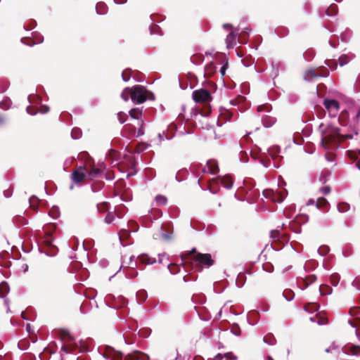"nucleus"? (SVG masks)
Returning <instances> with one entry per match:
<instances>
[{"label":"nucleus","mask_w":360,"mask_h":360,"mask_svg":"<svg viewBox=\"0 0 360 360\" xmlns=\"http://www.w3.org/2000/svg\"><path fill=\"white\" fill-rule=\"evenodd\" d=\"M276 122V119L274 117L266 115L262 118V122L265 127H272Z\"/></svg>","instance_id":"22"},{"label":"nucleus","mask_w":360,"mask_h":360,"mask_svg":"<svg viewBox=\"0 0 360 360\" xmlns=\"http://www.w3.org/2000/svg\"><path fill=\"white\" fill-rule=\"evenodd\" d=\"M21 42L27 46H32L35 45L34 39L32 37H23L21 39Z\"/></svg>","instance_id":"41"},{"label":"nucleus","mask_w":360,"mask_h":360,"mask_svg":"<svg viewBox=\"0 0 360 360\" xmlns=\"http://www.w3.org/2000/svg\"><path fill=\"white\" fill-rule=\"evenodd\" d=\"M360 314V307H353L349 309V314L351 316H356Z\"/></svg>","instance_id":"53"},{"label":"nucleus","mask_w":360,"mask_h":360,"mask_svg":"<svg viewBox=\"0 0 360 360\" xmlns=\"http://www.w3.org/2000/svg\"><path fill=\"white\" fill-rule=\"evenodd\" d=\"M192 97L195 103H202L205 105L200 114L202 116H208L211 113V108L209 103L212 100V96L210 92L205 89H197L193 91Z\"/></svg>","instance_id":"1"},{"label":"nucleus","mask_w":360,"mask_h":360,"mask_svg":"<svg viewBox=\"0 0 360 360\" xmlns=\"http://www.w3.org/2000/svg\"><path fill=\"white\" fill-rule=\"evenodd\" d=\"M330 187L329 186H323L320 188V192L323 195H328L330 193Z\"/></svg>","instance_id":"55"},{"label":"nucleus","mask_w":360,"mask_h":360,"mask_svg":"<svg viewBox=\"0 0 360 360\" xmlns=\"http://www.w3.org/2000/svg\"><path fill=\"white\" fill-rule=\"evenodd\" d=\"M264 196L271 200L274 202H281L283 200L282 195L280 193L275 192L271 189H266L263 191Z\"/></svg>","instance_id":"8"},{"label":"nucleus","mask_w":360,"mask_h":360,"mask_svg":"<svg viewBox=\"0 0 360 360\" xmlns=\"http://www.w3.org/2000/svg\"><path fill=\"white\" fill-rule=\"evenodd\" d=\"M155 202L158 205H165L167 202V199L165 196L162 195H158L155 197Z\"/></svg>","instance_id":"34"},{"label":"nucleus","mask_w":360,"mask_h":360,"mask_svg":"<svg viewBox=\"0 0 360 360\" xmlns=\"http://www.w3.org/2000/svg\"><path fill=\"white\" fill-rule=\"evenodd\" d=\"M219 181L221 184H222L226 188H230L233 186V179L229 175L219 176Z\"/></svg>","instance_id":"18"},{"label":"nucleus","mask_w":360,"mask_h":360,"mask_svg":"<svg viewBox=\"0 0 360 360\" xmlns=\"http://www.w3.org/2000/svg\"><path fill=\"white\" fill-rule=\"evenodd\" d=\"M319 77V74L316 73L315 69H308L305 71L303 75V78L306 81H311V79Z\"/></svg>","instance_id":"19"},{"label":"nucleus","mask_w":360,"mask_h":360,"mask_svg":"<svg viewBox=\"0 0 360 360\" xmlns=\"http://www.w3.org/2000/svg\"><path fill=\"white\" fill-rule=\"evenodd\" d=\"M32 38L34 39L36 44H41L44 41V37L41 34H34Z\"/></svg>","instance_id":"49"},{"label":"nucleus","mask_w":360,"mask_h":360,"mask_svg":"<svg viewBox=\"0 0 360 360\" xmlns=\"http://www.w3.org/2000/svg\"><path fill=\"white\" fill-rule=\"evenodd\" d=\"M220 184L219 176H217V178H214L207 182V188L211 193L215 194L220 189Z\"/></svg>","instance_id":"12"},{"label":"nucleus","mask_w":360,"mask_h":360,"mask_svg":"<svg viewBox=\"0 0 360 360\" xmlns=\"http://www.w3.org/2000/svg\"><path fill=\"white\" fill-rule=\"evenodd\" d=\"M132 91V88L127 87L125 88L121 94V97L124 101H127L131 98V92Z\"/></svg>","instance_id":"32"},{"label":"nucleus","mask_w":360,"mask_h":360,"mask_svg":"<svg viewBox=\"0 0 360 360\" xmlns=\"http://www.w3.org/2000/svg\"><path fill=\"white\" fill-rule=\"evenodd\" d=\"M263 341L269 345H274L276 342V340L273 334L268 333L263 338Z\"/></svg>","instance_id":"27"},{"label":"nucleus","mask_w":360,"mask_h":360,"mask_svg":"<svg viewBox=\"0 0 360 360\" xmlns=\"http://www.w3.org/2000/svg\"><path fill=\"white\" fill-rule=\"evenodd\" d=\"M338 12V8L336 4H332L330 6L326 9V13L328 16L335 15Z\"/></svg>","instance_id":"26"},{"label":"nucleus","mask_w":360,"mask_h":360,"mask_svg":"<svg viewBox=\"0 0 360 360\" xmlns=\"http://www.w3.org/2000/svg\"><path fill=\"white\" fill-rule=\"evenodd\" d=\"M271 110V105H269V103L260 105L257 107L258 112H262V111L270 112Z\"/></svg>","instance_id":"43"},{"label":"nucleus","mask_w":360,"mask_h":360,"mask_svg":"<svg viewBox=\"0 0 360 360\" xmlns=\"http://www.w3.org/2000/svg\"><path fill=\"white\" fill-rule=\"evenodd\" d=\"M149 356L140 352H134L133 354L126 356L124 360H149Z\"/></svg>","instance_id":"14"},{"label":"nucleus","mask_w":360,"mask_h":360,"mask_svg":"<svg viewBox=\"0 0 360 360\" xmlns=\"http://www.w3.org/2000/svg\"><path fill=\"white\" fill-rule=\"evenodd\" d=\"M319 291L322 295H328L332 292V288L328 285H321Z\"/></svg>","instance_id":"30"},{"label":"nucleus","mask_w":360,"mask_h":360,"mask_svg":"<svg viewBox=\"0 0 360 360\" xmlns=\"http://www.w3.org/2000/svg\"><path fill=\"white\" fill-rule=\"evenodd\" d=\"M102 172L98 168L93 167L89 171V176L91 179L98 177L101 176Z\"/></svg>","instance_id":"28"},{"label":"nucleus","mask_w":360,"mask_h":360,"mask_svg":"<svg viewBox=\"0 0 360 360\" xmlns=\"http://www.w3.org/2000/svg\"><path fill=\"white\" fill-rule=\"evenodd\" d=\"M139 259L142 264H153L156 262L155 258L151 257L147 254L141 255Z\"/></svg>","instance_id":"20"},{"label":"nucleus","mask_w":360,"mask_h":360,"mask_svg":"<svg viewBox=\"0 0 360 360\" xmlns=\"http://www.w3.org/2000/svg\"><path fill=\"white\" fill-rule=\"evenodd\" d=\"M44 243L48 245L51 246L52 243V238L51 234H46Z\"/></svg>","instance_id":"61"},{"label":"nucleus","mask_w":360,"mask_h":360,"mask_svg":"<svg viewBox=\"0 0 360 360\" xmlns=\"http://www.w3.org/2000/svg\"><path fill=\"white\" fill-rule=\"evenodd\" d=\"M129 115L131 116V118L141 121L142 117V110L138 108H132L129 111Z\"/></svg>","instance_id":"23"},{"label":"nucleus","mask_w":360,"mask_h":360,"mask_svg":"<svg viewBox=\"0 0 360 360\" xmlns=\"http://www.w3.org/2000/svg\"><path fill=\"white\" fill-rule=\"evenodd\" d=\"M272 243L275 249H280L289 240L288 235H281L278 230H272L270 233Z\"/></svg>","instance_id":"5"},{"label":"nucleus","mask_w":360,"mask_h":360,"mask_svg":"<svg viewBox=\"0 0 360 360\" xmlns=\"http://www.w3.org/2000/svg\"><path fill=\"white\" fill-rule=\"evenodd\" d=\"M317 323L319 325H326L328 323V319L326 317H323L318 315Z\"/></svg>","instance_id":"54"},{"label":"nucleus","mask_w":360,"mask_h":360,"mask_svg":"<svg viewBox=\"0 0 360 360\" xmlns=\"http://www.w3.org/2000/svg\"><path fill=\"white\" fill-rule=\"evenodd\" d=\"M319 306L316 303H309L304 305V309L309 312H314L318 310Z\"/></svg>","instance_id":"37"},{"label":"nucleus","mask_w":360,"mask_h":360,"mask_svg":"<svg viewBox=\"0 0 360 360\" xmlns=\"http://www.w3.org/2000/svg\"><path fill=\"white\" fill-rule=\"evenodd\" d=\"M117 117L120 123H124L126 122L127 119V115L123 112H120L117 113Z\"/></svg>","instance_id":"52"},{"label":"nucleus","mask_w":360,"mask_h":360,"mask_svg":"<svg viewBox=\"0 0 360 360\" xmlns=\"http://www.w3.org/2000/svg\"><path fill=\"white\" fill-rule=\"evenodd\" d=\"M219 166L218 162L215 160H210L207 162V169L206 167H204L202 169L203 173H210L212 174H215L219 172Z\"/></svg>","instance_id":"10"},{"label":"nucleus","mask_w":360,"mask_h":360,"mask_svg":"<svg viewBox=\"0 0 360 360\" xmlns=\"http://www.w3.org/2000/svg\"><path fill=\"white\" fill-rule=\"evenodd\" d=\"M149 93L146 89L141 85H136L132 87L131 99L134 103H143L148 98H150Z\"/></svg>","instance_id":"3"},{"label":"nucleus","mask_w":360,"mask_h":360,"mask_svg":"<svg viewBox=\"0 0 360 360\" xmlns=\"http://www.w3.org/2000/svg\"><path fill=\"white\" fill-rule=\"evenodd\" d=\"M130 271L131 272H128V275L131 277V278H134L137 276L138 273L136 271H134V268L132 266L130 267Z\"/></svg>","instance_id":"62"},{"label":"nucleus","mask_w":360,"mask_h":360,"mask_svg":"<svg viewBox=\"0 0 360 360\" xmlns=\"http://www.w3.org/2000/svg\"><path fill=\"white\" fill-rule=\"evenodd\" d=\"M325 157L328 161L333 162L335 160V155L331 152H328L326 153Z\"/></svg>","instance_id":"58"},{"label":"nucleus","mask_w":360,"mask_h":360,"mask_svg":"<svg viewBox=\"0 0 360 360\" xmlns=\"http://www.w3.org/2000/svg\"><path fill=\"white\" fill-rule=\"evenodd\" d=\"M228 67V63H226V64H224L220 69V73L222 77H224L226 74V70Z\"/></svg>","instance_id":"63"},{"label":"nucleus","mask_w":360,"mask_h":360,"mask_svg":"<svg viewBox=\"0 0 360 360\" xmlns=\"http://www.w3.org/2000/svg\"><path fill=\"white\" fill-rule=\"evenodd\" d=\"M348 155L356 161V166L360 170V150L358 152L349 150Z\"/></svg>","instance_id":"21"},{"label":"nucleus","mask_w":360,"mask_h":360,"mask_svg":"<svg viewBox=\"0 0 360 360\" xmlns=\"http://www.w3.org/2000/svg\"><path fill=\"white\" fill-rule=\"evenodd\" d=\"M316 280V276L314 274H311L302 278V283L304 288H307L309 285L314 283Z\"/></svg>","instance_id":"25"},{"label":"nucleus","mask_w":360,"mask_h":360,"mask_svg":"<svg viewBox=\"0 0 360 360\" xmlns=\"http://www.w3.org/2000/svg\"><path fill=\"white\" fill-rule=\"evenodd\" d=\"M168 269H169V271L171 272V274H176L180 270V268L178 265L173 264H169Z\"/></svg>","instance_id":"48"},{"label":"nucleus","mask_w":360,"mask_h":360,"mask_svg":"<svg viewBox=\"0 0 360 360\" xmlns=\"http://www.w3.org/2000/svg\"><path fill=\"white\" fill-rule=\"evenodd\" d=\"M103 356L110 360H122V354L118 351H115L113 348L108 347L104 352Z\"/></svg>","instance_id":"11"},{"label":"nucleus","mask_w":360,"mask_h":360,"mask_svg":"<svg viewBox=\"0 0 360 360\" xmlns=\"http://www.w3.org/2000/svg\"><path fill=\"white\" fill-rule=\"evenodd\" d=\"M191 60L195 64H201L204 60V56L202 54H195L191 57Z\"/></svg>","instance_id":"35"},{"label":"nucleus","mask_w":360,"mask_h":360,"mask_svg":"<svg viewBox=\"0 0 360 360\" xmlns=\"http://www.w3.org/2000/svg\"><path fill=\"white\" fill-rule=\"evenodd\" d=\"M323 105L331 116H335L338 114L340 108V103L338 101L326 98L323 101Z\"/></svg>","instance_id":"6"},{"label":"nucleus","mask_w":360,"mask_h":360,"mask_svg":"<svg viewBox=\"0 0 360 360\" xmlns=\"http://www.w3.org/2000/svg\"><path fill=\"white\" fill-rule=\"evenodd\" d=\"M77 349H79L77 344L73 342L72 341H69L64 343L61 347V350L66 354L74 353Z\"/></svg>","instance_id":"13"},{"label":"nucleus","mask_w":360,"mask_h":360,"mask_svg":"<svg viewBox=\"0 0 360 360\" xmlns=\"http://www.w3.org/2000/svg\"><path fill=\"white\" fill-rule=\"evenodd\" d=\"M130 236V231L126 229H122L119 232V236L120 239L121 240H127Z\"/></svg>","instance_id":"36"},{"label":"nucleus","mask_w":360,"mask_h":360,"mask_svg":"<svg viewBox=\"0 0 360 360\" xmlns=\"http://www.w3.org/2000/svg\"><path fill=\"white\" fill-rule=\"evenodd\" d=\"M328 205V200L325 198H323V197L319 198L317 199L316 203L317 208H324V207H327Z\"/></svg>","instance_id":"31"},{"label":"nucleus","mask_w":360,"mask_h":360,"mask_svg":"<svg viewBox=\"0 0 360 360\" xmlns=\"http://www.w3.org/2000/svg\"><path fill=\"white\" fill-rule=\"evenodd\" d=\"M350 208V205L347 202H340L338 205V210L340 212H346Z\"/></svg>","instance_id":"38"},{"label":"nucleus","mask_w":360,"mask_h":360,"mask_svg":"<svg viewBox=\"0 0 360 360\" xmlns=\"http://www.w3.org/2000/svg\"><path fill=\"white\" fill-rule=\"evenodd\" d=\"M316 73L319 74V77H326L329 75V71L324 67H321L316 70Z\"/></svg>","instance_id":"44"},{"label":"nucleus","mask_w":360,"mask_h":360,"mask_svg":"<svg viewBox=\"0 0 360 360\" xmlns=\"http://www.w3.org/2000/svg\"><path fill=\"white\" fill-rule=\"evenodd\" d=\"M84 170H86V167L81 166L72 172L71 179L74 184L78 185L84 181L86 176V174L83 172Z\"/></svg>","instance_id":"7"},{"label":"nucleus","mask_w":360,"mask_h":360,"mask_svg":"<svg viewBox=\"0 0 360 360\" xmlns=\"http://www.w3.org/2000/svg\"><path fill=\"white\" fill-rule=\"evenodd\" d=\"M9 292V286L5 281L0 283V297L5 298Z\"/></svg>","instance_id":"24"},{"label":"nucleus","mask_w":360,"mask_h":360,"mask_svg":"<svg viewBox=\"0 0 360 360\" xmlns=\"http://www.w3.org/2000/svg\"><path fill=\"white\" fill-rule=\"evenodd\" d=\"M200 253L197 251L196 248H193L191 251L184 253L181 255V259L184 264L193 261V257L195 255Z\"/></svg>","instance_id":"15"},{"label":"nucleus","mask_w":360,"mask_h":360,"mask_svg":"<svg viewBox=\"0 0 360 360\" xmlns=\"http://www.w3.org/2000/svg\"><path fill=\"white\" fill-rule=\"evenodd\" d=\"M232 333L236 335H240V329L238 326H233L231 328Z\"/></svg>","instance_id":"60"},{"label":"nucleus","mask_w":360,"mask_h":360,"mask_svg":"<svg viewBox=\"0 0 360 360\" xmlns=\"http://www.w3.org/2000/svg\"><path fill=\"white\" fill-rule=\"evenodd\" d=\"M128 226L131 229L132 231H136L138 229V225L134 221H129L128 224Z\"/></svg>","instance_id":"59"},{"label":"nucleus","mask_w":360,"mask_h":360,"mask_svg":"<svg viewBox=\"0 0 360 360\" xmlns=\"http://www.w3.org/2000/svg\"><path fill=\"white\" fill-rule=\"evenodd\" d=\"M122 79L125 82H127L130 79L131 77V70L127 69L124 70L122 73Z\"/></svg>","instance_id":"47"},{"label":"nucleus","mask_w":360,"mask_h":360,"mask_svg":"<svg viewBox=\"0 0 360 360\" xmlns=\"http://www.w3.org/2000/svg\"><path fill=\"white\" fill-rule=\"evenodd\" d=\"M107 6L103 2H100L96 4V10L98 14H104L106 12Z\"/></svg>","instance_id":"33"},{"label":"nucleus","mask_w":360,"mask_h":360,"mask_svg":"<svg viewBox=\"0 0 360 360\" xmlns=\"http://www.w3.org/2000/svg\"><path fill=\"white\" fill-rule=\"evenodd\" d=\"M114 219V214L112 212H108L105 218V221L108 224H110Z\"/></svg>","instance_id":"56"},{"label":"nucleus","mask_w":360,"mask_h":360,"mask_svg":"<svg viewBox=\"0 0 360 360\" xmlns=\"http://www.w3.org/2000/svg\"><path fill=\"white\" fill-rule=\"evenodd\" d=\"M350 353L352 355L360 356V346L352 345L350 347Z\"/></svg>","instance_id":"46"},{"label":"nucleus","mask_w":360,"mask_h":360,"mask_svg":"<svg viewBox=\"0 0 360 360\" xmlns=\"http://www.w3.org/2000/svg\"><path fill=\"white\" fill-rule=\"evenodd\" d=\"M217 72V66L213 62H210L205 67V77H211Z\"/></svg>","instance_id":"17"},{"label":"nucleus","mask_w":360,"mask_h":360,"mask_svg":"<svg viewBox=\"0 0 360 360\" xmlns=\"http://www.w3.org/2000/svg\"><path fill=\"white\" fill-rule=\"evenodd\" d=\"M193 261L195 263L196 266L200 268L204 266L209 268L214 263V260L209 253H198L193 257Z\"/></svg>","instance_id":"4"},{"label":"nucleus","mask_w":360,"mask_h":360,"mask_svg":"<svg viewBox=\"0 0 360 360\" xmlns=\"http://www.w3.org/2000/svg\"><path fill=\"white\" fill-rule=\"evenodd\" d=\"M283 295L288 301H290L293 299L295 294L290 289H285L283 292Z\"/></svg>","instance_id":"40"},{"label":"nucleus","mask_w":360,"mask_h":360,"mask_svg":"<svg viewBox=\"0 0 360 360\" xmlns=\"http://www.w3.org/2000/svg\"><path fill=\"white\" fill-rule=\"evenodd\" d=\"M108 155L111 159L117 160L118 159L120 153L117 150L111 149L109 151Z\"/></svg>","instance_id":"51"},{"label":"nucleus","mask_w":360,"mask_h":360,"mask_svg":"<svg viewBox=\"0 0 360 360\" xmlns=\"http://www.w3.org/2000/svg\"><path fill=\"white\" fill-rule=\"evenodd\" d=\"M60 338H61L62 341H63L64 343H65L67 342H69V341H72L73 340L72 337L70 335L69 332H68L66 330H62L60 333Z\"/></svg>","instance_id":"29"},{"label":"nucleus","mask_w":360,"mask_h":360,"mask_svg":"<svg viewBox=\"0 0 360 360\" xmlns=\"http://www.w3.org/2000/svg\"><path fill=\"white\" fill-rule=\"evenodd\" d=\"M340 280V276L338 274L335 273L330 276V281L333 286H337Z\"/></svg>","instance_id":"39"},{"label":"nucleus","mask_w":360,"mask_h":360,"mask_svg":"<svg viewBox=\"0 0 360 360\" xmlns=\"http://www.w3.org/2000/svg\"><path fill=\"white\" fill-rule=\"evenodd\" d=\"M224 356L226 359H236V357L231 352L226 353Z\"/></svg>","instance_id":"64"},{"label":"nucleus","mask_w":360,"mask_h":360,"mask_svg":"<svg viewBox=\"0 0 360 360\" xmlns=\"http://www.w3.org/2000/svg\"><path fill=\"white\" fill-rule=\"evenodd\" d=\"M352 285L360 290V275L355 278L352 282Z\"/></svg>","instance_id":"57"},{"label":"nucleus","mask_w":360,"mask_h":360,"mask_svg":"<svg viewBox=\"0 0 360 360\" xmlns=\"http://www.w3.org/2000/svg\"><path fill=\"white\" fill-rule=\"evenodd\" d=\"M97 208L99 212H105L108 210V205L107 202H101L97 205Z\"/></svg>","instance_id":"45"},{"label":"nucleus","mask_w":360,"mask_h":360,"mask_svg":"<svg viewBox=\"0 0 360 360\" xmlns=\"http://www.w3.org/2000/svg\"><path fill=\"white\" fill-rule=\"evenodd\" d=\"M353 134H340L338 131H335L333 134H326L322 137L321 144L325 148H329L331 145H335L338 141H343L347 139H353Z\"/></svg>","instance_id":"2"},{"label":"nucleus","mask_w":360,"mask_h":360,"mask_svg":"<svg viewBox=\"0 0 360 360\" xmlns=\"http://www.w3.org/2000/svg\"><path fill=\"white\" fill-rule=\"evenodd\" d=\"M348 323L352 327L356 328V330L360 329V318H356L353 320H349Z\"/></svg>","instance_id":"42"},{"label":"nucleus","mask_w":360,"mask_h":360,"mask_svg":"<svg viewBox=\"0 0 360 360\" xmlns=\"http://www.w3.org/2000/svg\"><path fill=\"white\" fill-rule=\"evenodd\" d=\"M339 63L341 66L346 65L349 62L348 56L346 55H342L338 59Z\"/></svg>","instance_id":"50"},{"label":"nucleus","mask_w":360,"mask_h":360,"mask_svg":"<svg viewBox=\"0 0 360 360\" xmlns=\"http://www.w3.org/2000/svg\"><path fill=\"white\" fill-rule=\"evenodd\" d=\"M139 127L138 129L137 133L136 132V129L130 124L125 125L124 129L129 131V134L130 135H133L136 137H139L144 134V129H143L144 122L143 120H141L139 122Z\"/></svg>","instance_id":"9"},{"label":"nucleus","mask_w":360,"mask_h":360,"mask_svg":"<svg viewBox=\"0 0 360 360\" xmlns=\"http://www.w3.org/2000/svg\"><path fill=\"white\" fill-rule=\"evenodd\" d=\"M237 34L234 32H231L226 38V47L228 49H233L236 44Z\"/></svg>","instance_id":"16"}]
</instances>
